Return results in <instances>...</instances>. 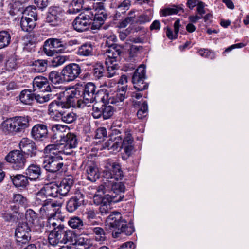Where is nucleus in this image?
Listing matches in <instances>:
<instances>
[{
    "mask_svg": "<svg viewBox=\"0 0 249 249\" xmlns=\"http://www.w3.org/2000/svg\"><path fill=\"white\" fill-rule=\"evenodd\" d=\"M29 125L27 117H17L4 121L1 124L0 128L7 135L14 132H21Z\"/></svg>",
    "mask_w": 249,
    "mask_h": 249,
    "instance_id": "nucleus-1",
    "label": "nucleus"
},
{
    "mask_svg": "<svg viewBox=\"0 0 249 249\" xmlns=\"http://www.w3.org/2000/svg\"><path fill=\"white\" fill-rule=\"evenodd\" d=\"M113 131L115 136L113 140L114 145L112 150L114 151L118 148H122L126 155L129 156L134 149L133 138L130 130H127L124 132L123 141H122V136L118 135L120 133L119 130L115 129Z\"/></svg>",
    "mask_w": 249,
    "mask_h": 249,
    "instance_id": "nucleus-2",
    "label": "nucleus"
},
{
    "mask_svg": "<svg viewBox=\"0 0 249 249\" xmlns=\"http://www.w3.org/2000/svg\"><path fill=\"white\" fill-rule=\"evenodd\" d=\"M106 225L112 228H119L124 231L127 235H130L134 232V229L131 227L127 226L126 221L122 219L121 214L118 212L114 211L106 219Z\"/></svg>",
    "mask_w": 249,
    "mask_h": 249,
    "instance_id": "nucleus-3",
    "label": "nucleus"
},
{
    "mask_svg": "<svg viewBox=\"0 0 249 249\" xmlns=\"http://www.w3.org/2000/svg\"><path fill=\"white\" fill-rule=\"evenodd\" d=\"M80 91L77 89L70 88L61 92L60 95L61 99L64 102L66 108L80 107Z\"/></svg>",
    "mask_w": 249,
    "mask_h": 249,
    "instance_id": "nucleus-4",
    "label": "nucleus"
},
{
    "mask_svg": "<svg viewBox=\"0 0 249 249\" xmlns=\"http://www.w3.org/2000/svg\"><path fill=\"white\" fill-rule=\"evenodd\" d=\"M91 10H86L80 13L73 22L74 29L78 32H83L89 29L93 18Z\"/></svg>",
    "mask_w": 249,
    "mask_h": 249,
    "instance_id": "nucleus-5",
    "label": "nucleus"
},
{
    "mask_svg": "<svg viewBox=\"0 0 249 249\" xmlns=\"http://www.w3.org/2000/svg\"><path fill=\"white\" fill-rule=\"evenodd\" d=\"M123 196H111L108 194L104 195V199H101L98 196L94 198V203L96 205H100L99 212L101 215H104L109 213L111 209L110 203L111 202L117 203L121 201Z\"/></svg>",
    "mask_w": 249,
    "mask_h": 249,
    "instance_id": "nucleus-6",
    "label": "nucleus"
},
{
    "mask_svg": "<svg viewBox=\"0 0 249 249\" xmlns=\"http://www.w3.org/2000/svg\"><path fill=\"white\" fill-rule=\"evenodd\" d=\"M110 40L115 42L116 40V37L114 35L110 36L107 39V44L108 46V48L106 50L105 53L107 56L106 59V64L116 63L117 58L122 53L121 47L115 44H110L109 41Z\"/></svg>",
    "mask_w": 249,
    "mask_h": 249,
    "instance_id": "nucleus-7",
    "label": "nucleus"
},
{
    "mask_svg": "<svg viewBox=\"0 0 249 249\" xmlns=\"http://www.w3.org/2000/svg\"><path fill=\"white\" fill-rule=\"evenodd\" d=\"M5 160L12 165L15 170L23 169L26 162L23 153L18 150L10 152L5 157Z\"/></svg>",
    "mask_w": 249,
    "mask_h": 249,
    "instance_id": "nucleus-8",
    "label": "nucleus"
},
{
    "mask_svg": "<svg viewBox=\"0 0 249 249\" xmlns=\"http://www.w3.org/2000/svg\"><path fill=\"white\" fill-rule=\"evenodd\" d=\"M30 232L31 229L26 223H19L15 232L18 244L22 245L28 243L31 239Z\"/></svg>",
    "mask_w": 249,
    "mask_h": 249,
    "instance_id": "nucleus-9",
    "label": "nucleus"
},
{
    "mask_svg": "<svg viewBox=\"0 0 249 249\" xmlns=\"http://www.w3.org/2000/svg\"><path fill=\"white\" fill-rule=\"evenodd\" d=\"M62 157H44L43 166L45 170L51 173H56L62 169L64 166Z\"/></svg>",
    "mask_w": 249,
    "mask_h": 249,
    "instance_id": "nucleus-10",
    "label": "nucleus"
},
{
    "mask_svg": "<svg viewBox=\"0 0 249 249\" xmlns=\"http://www.w3.org/2000/svg\"><path fill=\"white\" fill-rule=\"evenodd\" d=\"M64 49L62 42L58 39L50 38L47 39L44 43V51L48 56H53L55 53H61Z\"/></svg>",
    "mask_w": 249,
    "mask_h": 249,
    "instance_id": "nucleus-11",
    "label": "nucleus"
},
{
    "mask_svg": "<svg viewBox=\"0 0 249 249\" xmlns=\"http://www.w3.org/2000/svg\"><path fill=\"white\" fill-rule=\"evenodd\" d=\"M62 203L52 200H47L39 210L43 217H54L57 211L61 207Z\"/></svg>",
    "mask_w": 249,
    "mask_h": 249,
    "instance_id": "nucleus-12",
    "label": "nucleus"
},
{
    "mask_svg": "<svg viewBox=\"0 0 249 249\" xmlns=\"http://www.w3.org/2000/svg\"><path fill=\"white\" fill-rule=\"evenodd\" d=\"M81 72L80 66L76 63H71L64 67L62 74L65 81H72L78 77Z\"/></svg>",
    "mask_w": 249,
    "mask_h": 249,
    "instance_id": "nucleus-13",
    "label": "nucleus"
},
{
    "mask_svg": "<svg viewBox=\"0 0 249 249\" xmlns=\"http://www.w3.org/2000/svg\"><path fill=\"white\" fill-rule=\"evenodd\" d=\"M64 11L62 8L58 6H53L49 8L46 21L51 25L56 26L62 21Z\"/></svg>",
    "mask_w": 249,
    "mask_h": 249,
    "instance_id": "nucleus-14",
    "label": "nucleus"
},
{
    "mask_svg": "<svg viewBox=\"0 0 249 249\" xmlns=\"http://www.w3.org/2000/svg\"><path fill=\"white\" fill-rule=\"evenodd\" d=\"M93 9L94 10L95 13L92 11V23L96 28H99L103 23L105 20L107 18V13L104 10L103 4L102 2L99 3V8L95 5L93 6Z\"/></svg>",
    "mask_w": 249,
    "mask_h": 249,
    "instance_id": "nucleus-15",
    "label": "nucleus"
},
{
    "mask_svg": "<svg viewBox=\"0 0 249 249\" xmlns=\"http://www.w3.org/2000/svg\"><path fill=\"white\" fill-rule=\"evenodd\" d=\"M66 150V148H64L62 142H59L57 144L47 145L44 149V152L46 154L45 157H61V154L70 155V152Z\"/></svg>",
    "mask_w": 249,
    "mask_h": 249,
    "instance_id": "nucleus-16",
    "label": "nucleus"
},
{
    "mask_svg": "<svg viewBox=\"0 0 249 249\" xmlns=\"http://www.w3.org/2000/svg\"><path fill=\"white\" fill-rule=\"evenodd\" d=\"M50 233L48 235L49 243L55 246L58 244H63V234L64 233V225L57 227L56 228L50 229Z\"/></svg>",
    "mask_w": 249,
    "mask_h": 249,
    "instance_id": "nucleus-17",
    "label": "nucleus"
},
{
    "mask_svg": "<svg viewBox=\"0 0 249 249\" xmlns=\"http://www.w3.org/2000/svg\"><path fill=\"white\" fill-rule=\"evenodd\" d=\"M110 165L111 166L110 169H107L104 171V176L107 178H113L115 180L122 179L124 174L121 165L115 162Z\"/></svg>",
    "mask_w": 249,
    "mask_h": 249,
    "instance_id": "nucleus-18",
    "label": "nucleus"
},
{
    "mask_svg": "<svg viewBox=\"0 0 249 249\" xmlns=\"http://www.w3.org/2000/svg\"><path fill=\"white\" fill-rule=\"evenodd\" d=\"M31 136L37 141H43L48 137V130L47 125L38 124L34 125L31 131Z\"/></svg>",
    "mask_w": 249,
    "mask_h": 249,
    "instance_id": "nucleus-19",
    "label": "nucleus"
},
{
    "mask_svg": "<svg viewBox=\"0 0 249 249\" xmlns=\"http://www.w3.org/2000/svg\"><path fill=\"white\" fill-rule=\"evenodd\" d=\"M64 108L66 107L62 100L53 102L49 105L48 113L52 118L59 120L62 113L64 111Z\"/></svg>",
    "mask_w": 249,
    "mask_h": 249,
    "instance_id": "nucleus-20",
    "label": "nucleus"
},
{
    "mask_svg": "<svg viewBox=\"0 0 249 249\" xmlns=\"http://www.w3.org/2000/svg\"><path fill=\"white\" fill-rule=\"evenodd\" d=\"M19 148L25 154L34 157L36 155V148L35 142L28 138H23L19 143Z\"/></svg>",
    "mask_w": 249,
    "mask_h": 249,
    "instance_id": "nucleus-21",
    "label": "nucleus"
},
{
    "mask_svg": "<svg viewBox=\"0 0 249 249\" xmlns=\"http://www.w3.org/2000/svg\"><path fill=\"white\" fill-rule=\"evenodd\" d=\"M126 97L124 94H121L118 91L114 93H106L102 97V100L104 103L120 105V103H123L124 99Z\"/></svg>",
    "mask_w": 249,
    "mask_h": 249,
    "instance_id": "nucleus-22",
    "label": "nucleus"
},
{
    "mask_svg": "<svg viewBox=\"0 0 249 249\" xmlns=\"http://www.w3.org/2000/svg\"><path fill=\"white\" fill-rule=\"evenodd\" d=\"M84 202V195L80 192L70 199L66 205V209L70 213H73L80 207Z\"/></svg>",
    "mask_w": 249,
    "mask_h": 249,
    "instance_id": "nucleus-23",
    "label": "nucleus"
},
{
    "mask_svg": "<svg viewBox=\"0 0 249 249\" xmlns=\"http://www.w3.org/2000/svg\"><path fill=\"white\" fill-rule=\"evenodd\" d=\"M33 88L34 91L40 90L41 91H50L51 87L49 81L45 77H36L33 81Z\"/></svg>",
    "mask_w": 249,
    "mask_h": 249,
    "instance_id": "nucleus-24",
    "label": "nucleus"
},
{
    "mask_svg": "<svg viewBox=\"0 0 249 249\" xmlns=\"http://www.w3.org/2000/svg\"><path fill=\"white\" fill-rule=\"evenodd\" d=\"M66 151L70 152V155L72 152V149L77 145L78 141L76 135L73 133H68L61 142Z\"/></svg>",
    "mask_w": 249,
    "mask_h": 249,
    "instance_id": "nucleus-25",
    "label": "nucleus"
},
{
    "mask_svg": "<svg viewBox=\"0 0 249 249\" xmlns=\"http://www.w3.org/2000/svg\"><path fill=\"white\" fill-rule=\"evenodd\" d=\"M73 184V178L71 176H68L64 178L61 181L59 186H57L58 194L61 196H66L70 191V188Z\"/></svg>",
    "mask_w": 249,
    "mask_h": 249,
    "instance_id": "nucleus-26",
    "label": "nucleus"
},
{
    "mask_svg": "<svg viewBox=\"0 0 249 249\" xmlns=\"http://www.w3.org/2000/svg\"><path fill=\"white\" fill-rule=\"evenodd\" d=\"M86 174L87 179L91 182H95L100 177V174L97 165L89 162L86 165Z\"/></svg>",
    "mask_w": 249,
    "mask_h": 249,
    "instance_id": "nucleus-27",
    "label": "nucleus"
},
{
    "mask_svg": "<svg viewBox=\"0 0 249 249\" xmlns=\"http://www.w3.org/2000/svg\"><path fill=\"white\" fill-rule=\"evenodd\" d=\"M67 129V126L64 125L56 124L52 127V139L56 140V142H61L62 139L65 137L64 133Z\"/></svg>",
    "mask_w": 249,
    "mask_h": 249,
    "instance_id": "nucleus-28",
    "label": "nucleus"
},
{
    "mask_svg": "<svg viewBox=\"0 0 249 249\" xmlns=\"http://www.w3.org/2000/svg\"><path fill=\"white\" fill-rule=\"evenodd\" d=\"M25 174L29 179L35 180L41 175V170L39 165L32 164L26 169Z\"/></svg>",
    "mask_w": 249,
    "mask_h": 249,
    "instance_id": "nucleus-29",
    "label": "nucleus"
},
{
    "mask_svg": "<svg viewBox=\"0 0 249 249\" xmlns=\"http://www.w3.org/2000/svg\"><path fill=\"white\" fill-rule=\"evenodd\" d=\"M111 188L110 193L108 194L111 196H116L117 198L119 196H123L121 200L124 197V193L125 192V187L124 184L122 182H115L111 183Z\"/></svg>",
    "mask_w": 249,
    "mask_h": 249,
    "instance_id": "nucleus-30",
    "label": "nucleus"
},
{
    "mask_svg": "<svg viewBox=\"0 0 249 249\" xmlns=\"http://www.w3.org/2000/svg\"><path fill=\"white\" fill-rule=\"evenodd\" d=\"M10 179L16 187H25L29 183L27 176L22 174L10 176Z\"/></svg>",
    "mask_w": 249,
    "mask_h": 249,
    "instance_id": "nucleus-31",
    "label": "nucleus"
},
{
    "mask_svg": "<svg viewBox=\"0 0 249 249\" xmlns=\"http://www.w3.org/2000/svg\"><path fill=\"white\" fill-rule=\"evenodd\" d=\"M145 70L143 66H140L135 71L132 82L133 84L136 85V87L139 88V85H138L139 81L141 80H145Z\"/></svg>",
    "mask_w": 249,
    "mask_h": 249,
    "instance_id": "nucleus-32",
    "label": "nucleus"
},
{
    "mask_svg": "<svg viewBox=\"0 0 249 249\" xmlns=\"http://www.w3.org/2000/svg\"><path fill=\"white\" fill-rule=\"evenodd\" d=\"M35 94L30 89H24L19 96L20 100L25 105H31L35 100Z\"/></svg>",
    "mask_w": 249,
    "mask_h": 249,
    "instance_id": "nucleus-33",
    "label": "nucleus"
},
{
    "mask_svg": "<svg viewBox=\"0 0 249 249\" xmlns=\"http://www.w3.org/2000/svg\"><path fill=\"white\" fill-rule=\"evenodd\" d=\"M57 188V185L51 183L46 185L40 190L41 192H42L47 197L48 196L55 197L58 196Z\"/></svg>",
    "mask_w": 249,
    "mask_h": 249,
    "instance_id": "nucleus-34",
    "label": "nucleus"
},
{
    "mask_svg": "<svg viewBox=\"0 0 249 249\" xmlns=\"http://www.w3.org/2000/svg\"><path fill=\"white\" fill-rule=\"evenodd\" d=\"M20 26L22 30L25 32L31 31L35 27L36 22L35 19L30 20L29 18L22 17L20 20Z\"/></svg>",
    "mask_w": 249,
    "mask_h": 249,
    "instance_id": "nucleus-35",
    "label": "nucleus"
},
{
    "mask_svg": "<svg viewBox=\"0 0 249 249\" xmlns=\"http://www.w3.org/2000/svg\"><path fill=\"white\" fill-rule=\"evenodd\" d=\"M95 99V95L82 93L80 96L81 103L80 104V107L83 108L85 106H89V104L93 103Z\"/></svg>",
    "mask_w": 249,
    "mask_h": 249,
    "instance_id": "nucleus-36",
    "label": "nucleus"
},
{
    "mask_svg": "<svg viewBox=\"0 0 249 249\" xmlns=\"http://www.w3.org/2000/svg\"><path fill=\"white\" fill-rule=\"evenodd\" d=\"M184 12V10L180 6L173 5L171 7H167L161 9L160 11V15L162 16H168L173 14H177L179 11Z\"/></svg>",
    "mask_w": 249,
    "mask_h": 249,
    "instance_id": "nucleus-37",
    "label": "nucleus"
},
{
    "mask_svg": "<svg viewBox=\"0 0 249 249\" xmlns=\"http://www.w3.org/2000/svg\"><path fill=\"white\" fill-rule=\"evenodd\" d=\"M92 73L94 78L97 80H99L105 76L106 69L103 64L96 63L93 66Z\"/></svg>",
    "mask_w": 249,
    "mask_h": 249,
    "instance_id": "nucleus-38",
    "label": "nucleus"
},
{
    "mask_svg": "<svg viewBox=\"0 0 249 249\" xmlns=\"http://www.w3.org/2000/svg\"><path fill=\"white\" fill-rule=\"evenodd\" d=\"M11 42V35L6 31L0 32V49L4 48L9 45Z\"/></svg>",
    "mask_w": 249,
    "mask_h": 249,
    "instance_id": "nucleus-39",
    "label": "nucleus"
},
{
    "mask_svg": "<svg viewBox=\"0 0 249 249\" xmlns=\"http://www.w3.org/2000/svg\"><path fill=\"white\" fill-rule=\"evenodd\" d=\"M93 51L92 45L90 43H85L79 47L77 54L80 56H88L91 54Z\"/></svg>",
    "mask_w": 249,
    "mask_h": 249,
    "instance_id": "nucleus-40",
    "label": "nucleus"
},
{
    "mask_svg": "<svg viewBox=\"0 0 249 249\" xmlns=\"http://www.w3.org/2000/svg\"><path fill=\"white\" fill-rule=\"evenodd\" d=\"M48 63L45 60L38 59L33 63V67L37 72H43L46 70Z\"/></svg>",
    "mask_w": 249,
    "mask_h": 249,
    "instance_id": "nucleus-41",
    "label": "nucleus"
},
{
    "mask_svg": "<svg viewBox=\"0 0 249 249\" xmlns=\"http://www.w3.org/2000/svg\"><path fill=\"white\" fill-rule=\"evenodd\" d=\"M36 8L33 6H28L23 12L22 17L29 18L30 20L35 19V22L37 19V15Z\"/></svg>",
    "mask_w": 249,
    "mask_h": 249,
    "instance_id": "nucleus-42",
    "label": "nucleus"
},
{
    "mask_svg": "<svg viewBox=\"0 0 249 249\" xmlns=\"http://www.w3.org/2000/svg\"><path fill=\"white\" fill-rule=\"evenodd\" d=\"M131 1L129 0H124L122 2L119 3L116 6V17L118 16H120L121 13H124L129 9Z\"/></svg>",
    "mask_w": 249,
    "mask_h": 249,
    "instance_id": "nucleus-43",
    "label": "nucleus"
},
{
    "mask_svg": "<svg viewBox=\"0 0 249 249\" xmlns=\"http://www.w3.org/2000/svg\"><path fill=\"white\" fill-rule=\"evenodd\" d=\"M60 119L64 123L70 124L76 120V116L73 112L64 111L60 116Z\"/></svg>",
    "mask_w": 249,
    "mask_h": 249,
    "instance_id": "nucleus-44",
    "label": "nucleus"
},
{
    "mask_svg": "<svg viewBox=\"0 0 249 249\" xmlns=\"http://www.w3.org/2000/svg\"><path fill=\"white\" fill-rule=\"evenodd\" d=\"M135 11L134 10L130 11L124 19L119 24L120 28H125L128 24H132L135 22L136 15L135 14Z\"/></svg>",
    "mask_w": 249,
    "mask_h": 249,
    "instance_id": "nucleus-45",
    "label": "nucleus"
},
{
    "mask_svg": "<svg viewBox=\"0 0 249 249\" xmlns=\"http://www.w3.org/2000/svg\"><path fill=\"white\" fill-rule=\"evenodd\" d=\"M69 225L73 229L81 230L83 229L84 224L82 220L78 217H71L68 221Z\"/></svg>",
    "mask_w": 249,
    "mask_h": 249,
    "instance_id": "nucleus-46",
    "label": "nucleus"
},
{
    "mask_svg": "<svg viewBox=\"0 0 249 249\" xmlns=\"http://www.w3.org/2000/svg\"><path fill=\"white\" fill-rule=\"evenodd\" d=\"M92 230L95 235V240L96 241L103 242L106 240V234L102 228L99 227H95Z\"/></svg>",
    "mask_w": 249,
    "mask_h": 249,
    "instance_id": "nucleus-47",
    "label": "nucleus"
},
{
    "mask_svg": "<svg viewBox=\"0 0 249 249\" xmlns=\"http://www.w3.org/2000/svg\"><path fill=\"white\" fill-rule=\"evenodd\" d=\"M63 235V244H66L68 242H73L75 241L76 238V234L72 231L65 230L64 227Z\"/></svg>",
    "mask_w": 249,
    "mask_h": 249,
    "instance_id": "nucleus-48",
    "label": "nucleus"
},
{
    "mask_svg": "<svg viewBox=\"0 0 249 249\" xmlns=\"http://www.w3.org/2000/svg\"><path fill=\"white\" fill-rule=\"evenodd\" d=\"M107 67V77L111 78L118 75L117 70L118 66L116 63L106 64Z\"/></svg>",
    "mask_w": 249,
    "mask_h": 249,
    "instance_id": "nucleus-49",
    "label": "nucleus"
},
{
    "mask_svg": "<svg viewBox=\"0 0 249 249\" xmlns=\"http://www.w3.org/2000/svg\"><path fill=\"white\" fill-rule=\"evenodd\" d=\"M49 79L54 84H59L63 82L60 74L56 71H51L49 75Z\"/></svg>",
    "mask_w": 249,
    "mask_h": 249,
    "instance_id": "nucleus-50",
    "label": "nucleus"
},
{
    "mask_svg": "<svg viewBox=\"0 0 249 249\" xmlns=\"http://www.w3.org/2000/svg\"><path fill=\"white\" fill-rule=\"evenodd\" d=\"M179 26L180 21L179 19H178L175 21L174 24L175 32L174 35L173 34L172 31L170 29L167 28L166 31V35L169 39H173L176 38L177 37L179 31Z\"/></svg>",
    "mask_w": 249,
    "mask_h": 249,
    "instance_id": "nucleus-51",
    "label": "nucleus"
},
{
    "mask_svg": "<svg viewBox=\"0 0 249 249\" xmlns=\"http://www.w3.org/2000/svg\"><path fill=\"white\" fill-rule=\"evenodd\" d=\"M114 111L113 107L110 105H104L102 107L103 117L104 119H107L112 116Z\"/></svg>",
    "mask_w": 249,
    "mask_h": 249,
    "instance_id": "nucleus-52",
    "label": "nucleus"
},
{
    "mask_svg": "<svg viewBox=\"0 0 249 249\" xmlns=\"http://www.w3.org/2000/svg\"><path fill=\"white\" fill-rule=\"evenodd\" d=\"M148 114V105L146 101H144L140 108L138 110L137 115L139 119H143L145 118Z\"/></svg>",
    "mask_w": 249,
    "mask_h": 249,
    "instance_id": "nucleus-53",
    "label": "nucleus"
},
{
    "mask_svg": "<svg viewBox=\"0 0 249 249\" xmlns=\"http://www.w3.org/2000/svg\"><path fill=\"white\" fill-rule=\"evenodd\" d=\"M142 50V47L141 46L132 45L129 49V55L130 60L133 59L132 61H135L134 57L140 53Z\"/></svg>",
    "mask_w": 249,
    "mask_h": 249,
    "instance_id": "nucleus-54",
    "label": "nucleus"
},
{
    "mask_svg": "<svg viewBox=\"0 0 249 249\" xmlns=\"http://www.w3.org/2000/svg\"><path fill=\"white\" fill-rule=\"evenodd\" d=\"M107 186V184H104L100 185L96 188V192L93 196V202H94V198L96 196H98L101 199H104V196H103V195L106 193L108 191Z\"/></svg>",
    "mask_w": 249,
    "mask_h": 249,
    "instance_id": "nucleus-55",
    "label": "nucleus"
},
{
    "mask_svg": "<svg viewBox=\"0 0 249 249\" xmlns=\"http://www.w3.org/2000/svg\"><path fill=\"white\" fill-rule=\"evenodd\" d=\"M51 199H47V197L44 194L41 192V190L36 194L35 204L36 205H41L42 206L45 204L47 200Z\"/></svg>",
    "mask_w": 249,
    "mask_h": 249,
    "instance_id": "nucleus-56",
    "label": "nucleus"
},
{
    "mask_svg": "<svg viewBox=\"0 0 249 249\" xmlns=\"http://www.w3.org/2000/svg\"><path fill=\"white\" fill-rule=\"evenodd\" d=\"M96 89V87L94 83L89 82L85 85L82 93L95 95Z\"/></svg>",
    "mask_w": 249,
    "mask_h": 249,
    "instance_id": "nucleus-57",
    "label": "nucleus"
},
{
    "mask_svg": "<svg viewBox=\"0 0 249 249\" xmlns=\"http://www.w3.org/2000/svg\"><path fill=\"white\" fill-rule=\"evenodd\" d=\"M66 60V56L59 55L53 58L52 60V64L53 67H56L63 64Z\"/></svg>",
    "mask_w": 249,
    "mask_h": 249,
    "instance_id": "nucleus-58",
    "label": "nucleus"
},
{
    "mask_svg": "<svg viewBox=\"0 0 249 249\" xmlns=\"http://www.w3.org/2000/svg\"><path fill=\"white\" fill-rule=\"evenodd\" d=\"M13 201L14 203L20 204L22 206H25L27 205L26 198L19 194L14 195Z\"/></svg>",
    "mask_w": 249,
    "mask_h": 249,
    "instance_id": "nucleus-59",
    "label": "nucleus"
},
{
    "mask_svg": "<svg viewBox=\"0 0 249 249\" xmlns=\"http://www.w3.org/2000/svg\"><path fill=\"white\" fill-rule=\"evenodd\" d=\"M53 217H46L47 218V223L46 224L45 228H49V229H51V226L52 227V229L56 228L57 227H59V226H62L63 224H61L59 223V221L57 220H55L53 218Z\"/></svg>",
    "mask_w": 249,
    "mask_h": 249,
    "instance_id": "nucleus-60",
    "label": "nucleus"
},
{
    "mask_svg": "<svg viewBox=\"0 0 249 249\" xmlns=\"http://www.w3.org/2000/svg\"><path fill=\"white\" fill-rule=\"evenodd\" d=\"M198 53L202 57L210 58L211 59L215 58L214 53L212 52L210 50L205 49H200L198 51Z\"/></svg>",
    "mask_w": 249,
    "mask_h": 249,
    "instance_id": "nucleus-61",
    "label": "nucleus"
},
{
    "mask_svg": "<svg viewBox=\"0 0 249 249\" xmlns=\"http://www.w3.org/2000/svg\"><path fill=\"white\" fill-rule=\"evenodd\" d=\"M35 100H36L37 102L39 103H43L48 101L51 99V98H52V95L50 94L44 96H41L40 95H35Z\"/></svg>",
    "mask_w": 249,
    "mask_h": 249,
    "instance_id": "nucleus-62",
    "label": "nucleus"
},
{
    "mask_svg": "<svg viewBox=\"0 0 249 249\" xmlns=\"http://www.w3.org/2000/svg\"><path fill=\"white\" fill-rule=\"evenodd\" d=\"M151 20V17L146 14H142L138 17L137 22L139 24H144L149 22Z\"/></svg>",
    "mask_w": 249,
    "mask_h": 249,
    "instance_id": "nucleus-63",
    "label": "nucleus"
},
{
    "mask_svg": "<svg viewBox=\"0 0 249 249\" xmlns=\"http://www.w3.org/2000/svg\"><path fill=\"white\" fill-rule=\"evenodd\" d=\"M107 136V130L105 127H100L96 130V138L97 139H102Z\"/></svg>",
    "mask_w": 249,
    "mask_h": 249,
    "instance_id": "nucleus-64",
    "label": "nucleus"
}]
</instances>
